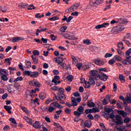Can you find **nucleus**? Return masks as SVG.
Instances as JSON below:
<instances>
[{
  "instance_id": "1",
  "label": "nucleus",
  "mask_w": 131,
  "mask_h": 131,
  "mask_svg": "<svg viewBox=\"0 0 131 131\" xmlns=\"http://www.w3.org/2000/svg\"><path fill=\"white\" fill-rule=\"evenodd\" d=\"M58 109H63V106H61V104H59L58 102H54L50 104V106L48 109L49 112L52 113L54 110H55V107Z\"/></svg>"
},
{
  "instance_id": "2",
  "label": "nucleus",
  "mask_w": 131,
  "mask_h": 131,
  "mask_svg": "<svg viewBox=\"0 0 131 131\" xmlns=\"http://www.w3.org/2000/svg\"><path fill=\"white\" fill-rule=\"evenodd\" d=\"M115 117L116 120L113 119V122H115L116 125H122L123 124V119H122V117L118 115H116Z\"/></svg>"
},
{
  "instance_id": "3",
  "label": "nucleus",
  "mask_w": 131,
  "mask_h": 131,
  "mask_svg": "<svg viewBox=\"0 0 131 131\" xmlns=\"http://www.w3.org/2000/svg\"><path fill=\"white\" fill-rule=\"evenodd\" d=\"M55 98L57 101H59V104H61L62 105H64L65 104L64 100H66V96H65V94H63L62 95H57L55 97Z\"/></svg>"
},
{
  "instance_id": "4",
  "label": "nucleus",
  "mask_w": 131,
  "mask_h": 131,
  "mask_svg": "<svg viewBox=\"0 0 131 131\" xmlns=\"http://www.w3.org/2000/svg\"><path fill=\"white\" fill-rule=\"evenodd\" d=\"M76 67H77L78 69H79V70H80L81 67L84 68V70H86V69H90L91 68V64H88L82 66V63L81 62H79L77 64Z\"/></svg>"
},
{
  "instance_id": "5",
  "label": "nucleus",
  "mask_w": 131,
  "mask_h": 131,
  "mask_svg": "<svg viewBox=\"0 0 131 131\" xmlns=\"http://www.w3.org/2000/svg\"><path fill=\"white\" fill-rule=\"evenodd\" d=\"M71 100L72 106H73V107H75V106H77L78 105V103H80L81 101V98H78L76 100V98L73 97H72ZM76 101L77 102H76Z\"/></svg>"
},
{
  "instance_id": "6",
  "label": "nucleus",
  "mask_w": 131,
  "mask_h": 131,
  "mask_svg": "<svg viewBox=\"0 0 131 131\" xmlns=\"http://www.w3.org/2000/svg\"><path fill=\"white\" fill-rule=\"evenodd\" d=\"M103 0H94L90 2L91 6L93 7H97V6L100 5V4H102L103 3Z\"/></svg>"
},
{
  "instance_id": "7",
  "label": "nucleus",
  "mask_w": 131,
  "mask_h": 131,
  "mask_svg": "<svg viewBox=\"0 0 131 131\" xmlns=\"http://www.w3.org/2000/svg\"><path fill=\"white\" fill-rule=\"evenodd\" d=\"M115 32L117 33H119L120 31H122V30H124V27L121 26H117L114 28Z\"/></svg>"
},
{
  "instance_id": "8",
  "label": "nucleus",
  "mask_w": 131,
  "mask_h": 131,
  "mask_svg": "<svg viewBox=\"0 0 131 131\" xmlns=\"http://www.w3.org/2000/svg\"><path fill=\"white\" fill-rule=\"evenodd\" d=\"M93 63H95L96 65H98L99 66H102V65H104L105 64V62L104 60H98V59H94L93 60Z\"/></svg>"
},
{
  "instance_id": "9",
  "label": "nucleus",
  "mask_w": 131,
  "mask_h": 131,
  "mask_svg": "<svg viewBox=\"0 0 131 131\" xmlns=\"http://www.w3.org/2000/svg\"><path fill=\"white\" fill-rule=\"evenodd\" d=\"M32 125L33 126V127H34L36 129H38V128L41 127V125L38 121H36L34 124H32Z\"/></svg>"
},
{
  "instance_id": "10",
  "label": "nucleus",
  "mask_w": 131,
  "mask_h": 131,
  "mask_svg": "<svg viewBox=\"0 0 131 131\" xmlns=\"http://www.w3.org/2000/svg\"><path fill=\"white\" fill-rule=\"evenodd\" d=\"M84 125L90 128L92 126V121L90 119L86 120L84 123Z\"/></svg>"
},
{
  "instance_id": "11",
  "label": "nucleus",
  "mask_w": 131,
  "mask_h": 131,
  "mask_svg": "<svg viewBox=\"0 0 131 131\" xmlns=\"http://www.w3.org/2000/svg\"><path fill=\"white\" fill-rule=\"evenodd\" d=\"M63 37H64L65 38H67V39H71L72 40H76L77 39V38L75 37L73 35L71 36L69 35H64Z\"/></svg>"
},
{
  "instance_id": "12",
  "label": "nucleus",
  "mask_w": 131,
  "mask_h": 131,
  "mask_svg": "<svg viewBox=\"0 0 131 131\" xmlns=\"http://www.w3.org/2000/svg\"><path fill=\"white\" fill-rule=\"evenodd\" d=\"M101 77L100 78L101 80H103V81H106L107 79H108L109 77L104 73H101Z\"/></svg>"
},
{
  "instance_id": "13",
  "label": "nucleus",
  "mask_w": 131,
  "mask_h": 131,
  "mask_svg": "<svg viewBox=\"0 0 131 131\" xmlns=\"http://www.w3.org/2000/svg\"><path fill=\"white\" fill-rule=\"evenodd\" d=\"M39 76V72H33L31 73L30 77L32 78H36V77H38Z\"/></svg>"
},
{
  "instance_id": "14",
  "label": "nucleus",
  "mask_w": 131,
  "mask_h": 131,
  "mask_svg": "<svg viewBox=\"0 0 131 131\" xmlns=\"http://www.w3.org/2000/svg\"><path fill=\"white\" fill-rule=\"evenodd\" d=\"M4 109H5L9 114H12V111H11V110H12V107L11 106L5 105Z\"/></svg>"
},
{
  "instance_id": "15",
  "label": "nucleus",
  "mask_w": 131,
  "mask_h": 131,
  "mask_svg": "<svg viewBox=\"0 0 131 131\" xmlns=\"http://www.w3.org/2000/svg\"><path fill=\"white\" fill-rule=\"evenodd\" d=\"M113 59L114 60H115V61H117L118 62H121V61H122V58H121V57L119 56L118 55H115L113 57Z\"/></svg>"
},
{
  "instance_id": "16",
  "label": "nucleus",
  "mask_w": 131,
  "mask_h": 131,
  "mask_svg": "<svg viewBox=\"0 0 131 131\" xmlns=\"http://www.w3.org/2000/svg\"><path fill=\"white\" fill-rule=\"evenodd\" d=\"M10 121L14 124L13 127H17V122H16V120L14 118H10L9 119Z\"/></svg>"
},
{
  "instance_id": "17",
  "label": "nucleus",
  "mask_w": 131,
  "mask_h": 131,
  "mask_svg": "<svg viewBox=\"0 0 131 131\" xmlns=\"http://www.w3.org/2000/svg\"><path fill=\"white\" fill-rule=\"evenodd\" d=\"M54 60H55V62H63V61H64V59H63V57H61V56H59L58 57H55L54 58Z\"/></svg>"
},
{
  "instance_id": "18",
  "label": "nucleus",
  "mask_w": 131,
  "mask_h": 131,
  "mask_svg": "<svg viewBox=\"0 0 131 131\" xmlns=\"http://www.w3.org/2000/svg\"><path fill=\"white\" fill-rule=\"evenodd\" d=\"M25 120L29 124H30V125H32V119L29 118L28 117L26 116L25 117Z\"/></svg>"
},
{
  "instance_id": "19",
  "label": "nucleus",
  "mask_w": 131,
  "mask_h": 131,
  "mask_svg": "<svg viewBox=\"0 0 131 131\" xmlns=\"http://www.w3.org/2000/svg\"><path fill=\"white\" fill-rule=\"evenodd\" d=\"M90 74L91 75H92V76H96V75H98V71H97L96 70H91L90 72Z\"/></svg>"
},
{
  "instance_id": "20",
  "label": "nucleus",
  "mask_w": 131,
  "mask_h": 131,
  "mask_svg": "<svg viewBox=\"0 0 131 131\" xmlns=\"http://www.w3.org/2000/svg\"><path fill=\"white\" fill-rule=\"evenodd\" d=\"M119 78L121 81V82H122V83H124V82H125V78H124V76H123V75L122 74L119 75Z\"/></svg>"
},
{
  "instance_id": "21",
  "label": "nucleus",
  "mask_w": 131,
  "mask_h": 131,
  "mask_svg": "<svg viewBox=\"0 0 131 131\" xmlns=\"http://www.w3.org/2000/svg\"><path fill=\"white\" fill-rule=\"evenodd\" d=\"M1 79L2 80H3V81H8V80H9V78H8V76H7V75L4 74L1 75Z\"/></svg>"
},
{
  "instance_id": "22",
  "label": "nucleus",
  "mask_w": 131,
  "mask_h": 131,
  "mask_svg": "<svg viewBox=\"0 0 131 131\" xmlns=\"http://www.w3.org/2000/svg\"><path fill=\"white\" fill-rule=\"evenodd\" d=\"M48 30V28H45V29L43 30H39V29H37L36 31V35L37 36H38L39 35V32H42L43 31H47Z\"/></svg>"
},
{
  "instance_id": "23",
  "label": "nucleus",
  "mask_w": 131,
  "mask_h": 131,
  "mask_svg": "<svg viewBox=\"0 0 131 131\" xmlns=\"http://www.w3.org/2000/svg\"><path fill=\"white\" fill-rule=\"evenodd\" d=\"M60 80V76H55L54 77L53 79L52 80V82L53 83H56L57 84V80Z\"/></svg>"
},
{
  "instance_id": "24",
  "label": "nucleus",
  "mask_w": 131,
  "mask_h": 131,
  "mask_svg": "<svg viewBox=\"0 0 131 131\" xmlns=\"http://www.w3.org/2000/svg\"><path fill=\"white\" fill-rule=\"evenodd\" d=\"M33 86H36V88H40V83L36 80H34V85Z\"/></svg>"
},
{
  "instance_id": "25",
  "label": "nucleus",
  "mask_w": 131,
  "mask_h": 131,
  "mask_svg": "<svg viewBox=\"0 0 131 131\" xmlns=\"http://www.w3.org/2000/svg\"><path fill=\"white\" fill-rule=\"evenodd\" d=\"M32 59L33 60L34 64H38V58H36V56H34V55L31 56Z\"/></svg>"
},
{
  "instance_id": "26",
  "label": "nucleus",
  "mask_w": 131,
  "mask_h": 131,
  "mask_svg": "<svg viewBox=\"0 0 131 131\" xmlns=\"http://www.w3.org/2000/svg\"><path fill=\"white\" fill-rule=\"evenodd\" d=\"M77 111H78L81 114H83V111H84V108H83V107H82V106H80L77 108Z\"/></svg>"
},
{
  "instance_id": "27",
  "label": "nucleus",
  "mask_w": 131,
  "mask_h": 131,
  "mask_svg": "<svg viewBox=\"0 0 131 131\" xmlns=\"http://www.w3.org/2000/svg\"><path fill=\"white\" fill-rule=\"evenodd\" d=\"M87 106H88V107H90V108H93V107H95V106H96V104H95V103L91 102L90 101H89L87 102Z\"/></svg>"
},
{
  "instance_id": "28",
  "label": "nucleus",
  "mask_w": 131,
  "mask_h": 131,
  "mask_svg": "<svg viewBox=\"0 0 131 131\" xmlns=\"http://www.w3.org/2000/svg\"><path fill=\"white\" fill-rule=\"evenodd\" d=\"M88 84H89L91 85L92 84V85H95L96 84V82L95 81V80L89 79V82H87Z\"/></svg>"
},
{
  "instance_id": "29",
  "label": "nucleus",
  "mask_w": 131,
  "mask_h": 131,
  "mask_svg": "<svg viewBox=\"0 0 131 131\" xmlns=\"http://www.w3.org/2000/svg\"><path fill=\"white\" fill-rule=\"evenodd\" d=\"M95 108H92V109H86L85 110V113L86 114H89L90 113H94V110Z\"/></svg>"
},
{
  "instance_id": "30",
  "label": "nucleus",
  "mask_w": 131,
  "mask_h": 131,
  "mask_svg": "<svg viewBox=\"0 0 131 131\" xmlns=\"http://www.w3.org/2000/svg\"><path fill=\"white\" fill-rule=\"evenodd\" d=\"M22 80H23V77L22 76L18 77L14 80V83H17V81H22Z\"/></svg>"
},
{
  "instance_id": "31",
  "label": "nucleus",
  "mask_w": 131,
  "mask_h": 131,
  "mask_svg": "<svg viewBox=\"0 0 131 131\" xmlns=\"http://www.w3.org/2000/svg\"><path fill=\"white\" fill-rule=\"evenodd\" d=\"M46 93H40L39 95V97L40 98V100H44L46 98Z\"/></svg>"
},
{
  "instance_id": "32",
  "label": "nucleus",
  "mask_w": 131,
  "mask_h": 131,
  "mask_svg": "<svg viewBox=\"0 0 131 131\" xmlns=\"http://www.w3.org/2000/svg\"><path fill=\"white\" fill-rule=\"evenodd\" d=\"M71 12H74V10H73V7L72 6L66 10V12L67 13H71Z\"/></svg>"
},
{
  "instance_id": "33",
  "label": "nucleus",
  "mask_w": 131,
  "mask_h": 131,
  "mask_svg": "<svg viewBox=\"0 0 131 131\" xmlns=\"http://www.w3.org/2000/svg\"><path fill=\"white\" fill-rule=\"evenodd\" d=\"M99 73H100V74H101V73H103V72H107L108 71H107V69H106V68H101L99 69Z\"/></svg>"
},
{
  "instance_id": "34",
  "label": "nucleus",
  "mask_w": 131,
  "mask_h": 131,
  "mask_svg": "<svg viewBox=\"0 0 131 131\" xmlns=\"http://www.w3.org/2000/svg\"><path fill=\"white\" fill-rule=\"evenodd\" d=\"M20 109H21L23 110V111H24V112H25V113H26V114H28V113H29V111L28 110H27V108L24 106H21L20 107Z\"/></svg>"
},
{
  "instance_id": "35",
  "label": "nucleus",
  "mask_w": 131,
  "mask_h": 131,
  "mask_svg": "<svg viewBox=\"0 0 131 131\" xmlns=\"http://www.w3.org/2000/svg\"><path fill=\"white\" fill-rule=\"evenodd\" d=\"M11 60H12V58L11 57L5 59V64H9V65H11V62H10Z\"/></svg>"
},
{
  "instance_id": "36",
  "label": "nucleus",
  "mask_w": 131,
  "mask_h": 131,
  "mask_svg": "<svg viewBox=\"0 0 131 131\" xmlns=\"http://www.w3.org/2000/svg\"><path fill=\"white\" fill-rule=\"evenodd\" d=\"M58 91H59V92H58L57 96H61V95H64V89H63L60 88V90H58Z\"/></svg>"
},
{
  "instance_id": "37",
  "label": "nucleus",
  "mask_w": 131,
  "mask_h": 131,
  "mask_svg": "<svg viewBox=\"0 0 131 131\" xmlns=\"http://www.w3.org/2000/svg\"><path fill=\"white\" fill-rule=\"evenodd\" d=\"M49 20H50V21H56V20H59V17L53 16L51 18H49Z\"/></svg>"
},
{
  "instance_id": "38",
  "label": "nucleus",
  "mask_w": 131,
  "mask_h": 131,
  "mask_svg": "<svg viewBox=\"0 0 131 131\" xmlns=\"http://www.w3.org/2000/svg\"><path fill=\"white\" fill-rule=\"evenodd\" d=\"M119 99L120 100H121L122 101H123L124 103V105H126V100L124 99V97L123 96H120Z\"/></svg>"
},
{
  "instance_id": "39",
  "label": "nucleus",
  "mask_w": 131,
  "mask_h": 131,
  "mask_svg": "<svg viewBox=\"0 0 131 131\" xmlns=\"http://www.w3.org/2000/svg\"><path fill=\"white\" fill-rule=\"evenodd\" d=\"M79 6H80L79 4H74L72 7H73V10L74 11H75V10H77V9H78V8L79 7Z\"/></svg>"
},
{
  "instance_id": "40",
  "label": "nucleus",
  "mask_w": 131,
  "mask_h": 131,
  "mask_svg": "<svg viewBox=\"0 0 131 131\" xmlns=\"http://www.w3.org/2000/svg\"><path fill=\"white\" fill-rule=\"evenodd\" d=\"M0 71L3 72V73H5V74H9V71L6 69L0 68Z\"/></svg>"
},
{
  "instance_id": "41",
  "label": "nucleus",
  "mask_w": 131,
  "mask_h": 131,
  "mask_svg": "<svg viewBox=\"0 0 131 131\" xmlns=\"http://www.w3.org/2000/svg\"><path fill=\"white\" fill-rule=\"evenodd\" d=\"M67 79H68V81H72L73 80V76L69 75L67 77Z\"/></svg>"
},
{
  "instance_id": "42",
  "label": "nucleus",
  "mask_w": 131,
  "mask_h": 131,
  "mask_svg": "<svg viewBox=\"0 0 131 131\" xmlns=\"http://www.w3.org/2000/svg\"><path fill=\"white\" fill-rule=\"evenodd\" d=\"M67 29V26H63L60 29V31L61 32H65L66 31V30Z\"/></svg>"
},
{
  "instance_id": "43",
  "label": "nucleus",
  "mask_w": 131,
  "mask_h": 131,
  "mask_svg": "<svg viewBox=\"0 0 131 131\" xmlns=\"http://www.w3.org/2000/svg\"><path fill=\"white\" fill-rule=\"evenodd\" d=\"M30 73H31V72L29 71H25L24 72L23 74H24V75H25V76L27 75L28 76H30V75H31Z\"/></svg>"
},
{
  "instance_id": "44",
  "label": "nucleus",
  "mask_w": 131,
  "mask_h": 131,
  "mask_svg": "<svg viewBox=\"0 0 131 131\" xmlns=\"http://www.w3.org/2000/svg\"><path fill=\"white\" fill-rule=\"evenodd\" d=\"M127 101V103L128 104H131V96L130 94L129 95V96L127 97V99L126 100V102Z\"/></svg>"
},
{
  "instance_id": "45",
  "label": "nucleus",
  "mask_w": 131,
  "mask_h": 131,
  "mask_svg": "<svg viewBox=\"0 0 131 131\" xmlns=\"http://www.w3.org/2000/svg\"><path fill=\"white\" fill-rule=\"evenodd\" d=\"M115 62H116V61H115L114 60V59H110L109 61H108V64L110 65H113L114 64V63H115Z\"/></svg>"
},
{
  "instance_id": "46",
  "label": "nucleus",
  "mask_w": 131,
  "mask_h": 131,
  "mask_svg": "<svg viewBox=\"0 0 131 131\" xmlns=\"http://www.w3.org/2000/svg\"><path fill=\"white\" fill-rule=\"evenodd\" d=\"M113 55V54H111L110 53H106L104 55V58H110L112 57Z\"/></svg>"
},
{
  "instance_id": "47",
  "label": "nucleus",
  "mask_w": 131,
  "mask_h": 131,
  "mask_svg": "<svg viewBox=\"0 0 131 131\" xmlns=\"http://www.w3.org/2000/svg\"><path fill=\"white\" fill-rule=\"evenodd\" d=\"M60 89L58 88L57 86H53L51 87V90H52V91H60Z\"/></svg>"
},
{
  "instance_id": "48",
  "label": "nucleus",
  "mask_w": 131,
  "mask_h": 131,
  "mask_svg": "<svg viewBox=\"0 0 131 131\" xmlns=\"http://www.w3.org/2000/svg\"><path fill=\"white\" fill-rule=\"evenodd\" d=\"M83 43H84V45H91V41H90L89 39L84 40Z\"/></svg>"
},
{
  "instance_id": "49",
  "label": "nucleus",
  "mask_w": 131,
  "mask_h": 131,
  "mask_svg": "<svg viewBox=\"0 0 131 131\" xmlns=\"http://www.w3.org/2000/svg\"><path fill=\"white\" fill-rule=\"evenodd\" d=\"M28 6V4H21L19 6L20 9H25L26 7Z\"/></svg>"
},
{
  "instance_id": "50",
  "label": "nucleus",
  "mask_w": 131,
  "mask_h": 131,
  "mask_svg": "<svg viewBox=\"0 0 131 131\" xmlns=\"http://www.w3.org/2000/svg\"><path fill=\"white\" fill-rule=\"evenodd\" d=\"M33 53L34 54V56H39V51L38 50H34L33 52Z\"/></svg>"
},
{
  "instance_id": "51",
  "label": "nucleus",
  "mask_w": 131,
  "mask_h": 131,
  "mask_svg": "<svg viewBox=\"0 0 131 131\" xmlns=\"http://www.w3.org/2000/svg\"><path fill=\"white\" fill-rule=\"evenodd\" d=\"M74 115L75 116H77V117H80V115H81V114H80L78 111H75L74 112Z\"/></svg>"
},
{
  "instance_id": "52",
  "label": "nucleus",
  "mask_w": 131,
  "mask_h": 131,
  "mask_svg": "<svg viewBox=\"0 0 131 131\" xmlns=\"http://www.w3.org/2000/svg\"><path fill=\"white\" fill-rule=\"evenodd\" d=\"M87 117L90 119V120H94V116L92 114H89Z\"/></svg>"
},
{
  "instance_id": "53",
  "label": "nucleus",
  "mask_w": 131,
  "mask_h": 131,
  "mask_svg": "<svg viewBox=\"0 0 131 131\" xmlns=\"http://www.w3.org/2000/svg\"><path fill=\"white\" fill-rule=\"evenodd\" d=\"M104 111L107 113L112 112L113 111V110L110 108H104Z\"/></svg>"
},
{
  "instance_id": "54",
  "label": "nucleus",
  "mask_w": 131,
  "mask_h": 131,
  "mask_svg": "<svg viewBox=\"0 0 131 131\" xmlns=\"http://www.w3.org/2000/svg\"><path fill=\"white\" fill-rule=\"evenodd\" d=\"M64 112L67 114H71V111L70 110V109H69L68 108H67L65 109Z\"/></svg>"
},
{
  "instance_id": "55",
  "label": "nucleus",
  "mask_w": 131,
  "mask_h": 131,
  "mask_svg": "<svg viewBox=\"0 0 131 131\" xmlns=\"http://www.w3.org/2000/svg\"><path fill=\"white\" fill-rule=\"evenodd\" d=\"M89 77H90L89 79H93V80H98V79L97 78V76H90Z\"/></svg>"
},
{
  "instance_id": "56",
  "label": "nucleus",
  "mask_w": 131,
  "mask_h": 131,
  "mask_svg": "<svg viewBox=\"0 0 131 131\" xmlns=\"http://www.w3.org/2000/svg\"><path fill=\"white\" fill-rule=\"evenodd\" d=\"M129 121H130V120H129V118L126 117L124 119V123H129Z\"/></svg>"
},
{
  "instance_id": "57",
  "label": "nucleus",
  "mask_w": 131,
  "mask_h": 131,
  "mask_svg": "<svg viewBox=\"0 0 131 131\" xmlns=\"http://www.w3.org/2000/svg\"><path fill=\"white\" fill-rule=\"evenodd\" d=\"M101 28H103V25H98L95 27L96 29H101Z\"/></svg>"
},
{
  "instance_id": "58",
  "label": "nucleus",
  "mask_w": 131,
  "mask_h": 131,
  "mask_svg": "<svg viewBox=\"0 0 131 131\" xmlns=\"http://www.w3.org/2000/svg\"><path fill=\"white\" fill-rule=\"evenodd\" d=\"M10 126H9V125H6L4 126L3 130L5 131H8L9 130H10Z\"/></svg>"
},
{
  "instance_id": "59",
  "label": "nucleus",
  "mask_w": 131,
  "mask_h": 131,
  "mask_svg": "<svg viewBox=\"0 0 131 131\" xmlns=\"http://www.w3.org/2000/svg\"><path fill=\"white\" fill-rule=\"evenodd\" d=\"M0 9L3 12H7V7H0Z\"/></svg>"
},
{
  "instance_id": "60",
  "label": "nucleus",
  "mask_w": 131,
  "mask_h": 131,
  "mask_svg": "<svg viewBox=\"0 0 131 131\" xmlns=\"http://www.w3.org/2000/svg\"><path fill=\"white\" fill-rule=\"evenodd\" d=\"M18 41H19L18 37H15L13 38L12 42H18Z\"/></svg>"
},
{
  "instance_id": "61",
  "label": "nucleus",
  "mask_w": 131,
  "mask_h": 131,
  "mask_svg": "<svg viewBox=\"0 0 131 131\" xmlns=\"http://www.w3.org/2000/svg\"><path fill=\"white\" fill-rule=\"evenodd\" d=\"M102 103H103V105H107V104H108V101L106 98H105L102 101Z\"/></svg>"
},
{
  "instance_id": "62",
  "label": "nucleus",
  "mask_w": 131,
  "mask_h": 131,
  "mask_svg": "<svg viewBox=\"0 0 131 131\" xmlns=\"http://www.w3.org/2000/svg\"><path fill=\"white\" fill-rule=\"evenodd\" d=\"M125 110L126 112H127V113H131V109L129 108L128 107L126 106L125 108Z\"/></svg>"
},
{
  "instance_id": "63",
  "label": "nucleus",
  "mask_w": 131,
  "mask_h": 131,
  "mask_svg": "<svg viewBox=\"0 0 131 131\" xmlns=\"http://www.w3.org/2000/svg\"><path fill=\"white\" fill-rule=\"evenodd\" d=\"M131 53V48H129L126 52V55L127 56H129Z\"/></svg>"
},
{
  "instance_id": "64",
  "label": "nucleus",
  "mask_w": 131,
  "mask_h": 131,
  "mask_svg": "<svg viewBox=\"0 0 131 131\" xmlns=\"http://www.w3.org/2000/svg\"><path fill=\"white\" fill-rule=\"evenodd\" d=\"M116 129H117L118 131H127V130H123V128H121V127H118L117 126L116 127Z\"/></svg>"
}]
</instances>
